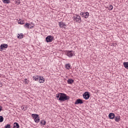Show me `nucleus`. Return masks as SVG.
<instances>
[{"mask_svg": "<svg viewBox=\"0 0 128 128\" xmlns=\"http://www.w3.org/2000/svg\"><path fill=\"white\" fill-rule=\"evenodd\" d=\"M60 98L58 99L60 102H66V100H70V96H67L64 93H61Z\"/></svg>", "mask_w": 128, "mask_h": 128, "instance_id": "nucleus-1", "label": "nucleus"}, {"mask_svg": "<svg viewBox=\"0 0 128 128\" xmlns=\"http://www.w3.org/2000/svg\"><path fill=\"white\" fill-rule=\"evenodd\" d=\"M74 20L76 22H78V24H80V22H82V19L80 18V16L78 15L74 16Z\"/></svg>", "mask_w": 128, "mask_h": 128, "instance_id": "nucleus-2", "label": "nucleus"}, {"mask_svg": "<svg viewBox=\"0 0 128 128\" xmlns=\"http://www.w3.org/2000/svg\"><path fill=\"white\" fill-rule=\"evenodd\" d=\"M54 38L52 36H48L46 38V42H52L54 40Z\"/></svg>", "mask_w": 128, "mask_h": 128, "instance_id": "nucleus-3", "label": "nucleus"}, {"mask_svg": "<svg viewBox=\"0 0 128 128\" xmlns=\"http://www.w3.org/2000/svg\"><path fill=\"white\" fill-rule=\"evenodd\" d=\"M90 92H86L83 94V98H84V100H88L90 98Z\"/></svg>", "mask_w": 128, "mask_h": 128, "instance_id": "nucleus-4", "label": "nucleus"}, {"mask_svg": "<svg viewBox=\"0 0 128 128\" xmlns=\"http://www.w3.org/2000/svg\"><path fill=\"white\" fill-rule=\"evenodd\" d=\"M74 52L72 50H68L66 52V56H68V58H72V56H74Z\"/></svg>", "mask_w": 128, "mask_h": 128, "instance_id": "nucleus-5", "label": "nucleus"}, {"mask_svg": "<svg viewBox=\"0 0 128 128\" xmlns=\"http://www.w3.org/2000/svg\"><path fill=\"white\" fill-rule=\"evenodd\" d=\"M80 16H82L83 18H88V12H81L80 13Z\"/></svg>", "mask_w": 128, "mask_h": 128, "instance_id": "nucleus-6", "label": "nucleus"}, {"mask_svg": "<svg viewBox=\"0 0 128 128\" xmlns=\"http://www.w3.org/2000/svg\"><path fill=\"white\" fill-rule=\"evenodd\" d=\"M84 104V102L81 99H77L74 102V104Z\"/></svg>", "mask_w": 128, "mask_h": 128, "instance_id": "nucleus-7", "label": "nucleus"}, {"mask_svg": "<svg viewBox=\"0 0 128 128\" xmlns=\"http://www.w3.org/2000/svg\"><path fill=\"white\" fill-rule=\"evenodd\" d=\"M8 44H2L0 46V50H4V48H8Z\"/></svg>", "mask_w": 128, "mask_h": 128, "instance_id": "nucleus-8", "label": "nucleus"}, {"mask_svg": "<svg viewBox=\"0 0 128 128\" xmlns=\"http://www.w3.org/2000/svg\"><path fill=\"white\" fill-rule=\"evenodd\" d=\"M38 82H40V84H43V82H45L44 78V77L42 76H40Z\"/></svg>", "mask_w": 128, "mask_h": 128, "instance_id": "nucleus-9", "label": "nucleus"}, {"mask_svg": "<svg viewBox=\"0 0 128 128\" xmlns=\"http://www.w3.org/2000/svg\"><path fill=\"white\" fill-rule=\"evenodd\" d=\"M116 116V115H114V113H110L108 114V118H110V120H114Z\"/></svg>", "mask_w": 128, "mask_h": 128, "instance_id": "nucleus-10", "label": "nucleus"}, {"mask_svg": "<svg viewBox=\"0 0 128 128\" xmlns=\"http://www.w3.org/2000/svg\"><path fill=\"white\" fill-rule=\"evenodd\" d=\"M58 24L61 28H66L64 26H66V25L63 22H59Z\"/></svg>", "mask_w": 128, "mask_h": 128, "instance_id": "nucleus-11", "label": "nucleus"}, {"mask_svg": "<svg viewBox=\"0 0 128 128\" xmlns=\"http://www.w3.org/2000/svg\"><path fill=\"white\" fill-rule=\"evenodd\" d=\"M40 76H33V78L34 80H36L37 82H38L40 80Z\"/></svg>", "mask_w": 128, "mask_h": 128, "instance_id": "nucleus-12", "label": "nucleus"}, {"mask_svg": "<svg viewBox=\"0 0 128 128\" xmlns=\"http://www.w3.org/2000/svg\"><path fill=\"white\" fill-rule=\"evenodd\" d=\"M115 121L117 122H119L120 120V116H115Z\"/></svg>", "mask_w": 128, "mask_h": 128, "instance_id": "nucleus-13", "label": "nucleus"}, {"mask_svg": "<svg viewBox=\"0 0 128 128\" xmlns=\"http://www.w3.org/2000/svg\"><path fill=\"white\" fill-rule=\"evenodd\" d=\"M67 82L68 84H74V80L72 79H68L67 80Z\"/></svg>", "mask_w": 128, "mask_h": 128, "instance_id": "nucleus-14", "label": "nucleus"}, {"mask_svg": "<svg viewBox=\"0 0 128 128\" xmlns=\"http://www.w3.org/2000/svg\"><path fill=\"white\" fill-rule=\"evenodd\" d=\"M30 26H31L30 24L26 22V24H24V28H30Z\"/></svg>", "mask_w": 128, "mask_h": 128, "instance_id": "nucleus-15", "label": "nucleus"}, {"mask_svg": "<svg viewBox=\"0 0 128 128\" xmlns=\"http://www.w3.org/2000/svg\"><path fill=\"white\" fill-rule=\"evenodd\" d=\"M14 128H20V124L18 122H14Z\"/></svg>", "mask_w": 128, "mask_h": 128, "instance_id": "nucleus-16", "label": "nucleus"}, {"mask_svg": "<svg viewBox=\"0 0 128 128\" xmlns=\"http://www.w3.org/2000/svg\"><path fill=\"white\" fill-rule=\"evenodd\" d=\"M123 64L125 68L128 70V62H124Z\"/></svg>", "mask_w": 128, "mask_h": 128, "instance_id": "nucleus-17", "label": "nucleus"}, {"mask_svg": "<svg viewBox=\"0 0 128 128\" xmlns=\"http://www.w3.org/2000/svg\"><path fill=\"white\" fill-rule=\"evenodd\" d=\"M32 116L34 118H39V116L38 114H32Z\"/></svg>", "mask_w": 128, "mask_h": 128, "instance_id": "nucleus-18", "label": "nucleus"}, {"mask_svg": "<svg viewBox=\"0 0 128 128\" xmlns=\"http://www.w3.org/2000/svg\"><path fill=\"white\" fill-rule=\"evenodd\" d=\"M18 24H24V21L20 20H18Z\"/></svg>", "mask_w": 128, "mask_h": 128, "instance_id": "nucleus-19", "label": "nucleus"}, {"mask_svg": "<svg viewBox=\"0 0 128 128\" xmlns=\"http://www.w3.org/2000/svg\"><path fill=\"white\" fill-rule=\"evenodd\" d=\"M46 122L44 120H42L40 122V124H42V126H46Z\"/></svg>", "mask_w": 128, "mask_h": 128, "instance_id": "nucleus-20", "label": "nucleus"}, {"mask_svg": "<svg viewBox=\"0 0 128 128\" xmlns=\"http://www.w3.org/2000/svg\"><path fill=\"white\" fill-rule=\"evenodd\" d=\"M3 2L4 4H10V0H3Z\"/></svg>", "mask_w": 128, "mask_h": 128, "instance_id": "nucleus-21", "label": "nucleus"}, {"mask_svg": "<svg viewBox=\"0 0 128 128\" xmlns=\"http://www.w3.org/2000/svg\"><path fill=\"white\" fill-rule=\"evenodd\" d=\"M65 66L67 70H70V64H66Z\"/></svg>", "mask_w": 128, "mask_h": 128, "instance_id": "nucleus-22", "label": "nucleus"}, {"mask_svg": "<svg viewBox=\"0 0 128 128\" xmlns=\"http://www.w3.org/2000/svg\"><path fill=\"white\" fill-rule=\"evenodd\" d=\"M34 120L35 122H40V117H38L37 118H35L34 119Z\"/></svg>", "mask_w": 128, "mask_h": 128, "instance_id": "nucleus-23", "label": "nucleus"}, {"mask_svg": "<svg viewBox=\"0 0 128 128\" xmlns=\"http://www.w3.org/2000/svg\"><path fill=\"white\" fill-rule=\"evenodd\" d=\"M24 84H28V82H29V81H28V79H24Z\"/></svg>", "mask_w": 128, "mask_h": 128, "instance_id": "nucleus-24", "label": "nucleus"}, {"mask_svg": "<svg viewBox=\"0 0 128 128\" xmlns=\"http://www.w3.org/2000/svg\"><path fill=\"white\" fill-rule=\"evenodd\" d=\"M24 38V34H20L19 36H18V38Z\"/></svg>", "mask_w": 128, "mask_h": 128, "instance_id": "nucleus-25", "label": "nucleus"}, {"mask_svg": "<svg viewBox=\"0 0 128 128\" xmlns=\"http://www.w3.org/2000/svg\"><path fill=\"white\" fill-rule=\"evenodd\" d=\"M109 10H112V8H114V6L112 5H110L108 8Z\"/></svg>", "mask_w": 128, "mask_h": 128, "instance_id": "nucleus-26", "label": "nucleus"}, {"mask_svg": "<svg viewBox=\"0 0 128 128\" xmlns=\"http://www.w3.org/2000/svg\"><path fill=\"white\" fill-rule=\"evenodd\" d=\"M4 122V117L2 116H0V122Z\"/></svg>", "mask_w": 128, "mask_h": 128, "instance_id": "nucleus-27", "label": "nucleus"}, {"mask_svg": "<svg viewBox=\"0 0 128 128\" xmlns=\"http://www.w3.org/2000/svg\"><path fill=\"white\" fill-rule=\"evenodd\" d=\"M60 94H62V93H58V94H56V98H60Z\"/></svg>", "mask_w": 128, "mask_h": 128, "instance_id": "nucleus-28", "label": "nucleus"}, {"mask_svg": "<svg viewBox=\"0 0 128 128\" xmlns=\"http://www.w3.org/2000/svg\"><path fill=\"white\" fill-rule=\"evenodd\" d=\"M4 128H10V124H8L7 125L5 126Z\"/></svg>", "mask_w": 128, "mask_h": 128, "instance_id": "nucleus-29", "label": "nucleus"}, {"mask_svg": "<svg viewBox=\"0 0 128 128\" xmlns=\"http://www.w3.org/2000/svg\"><path fill=\"white\" fill-rule=\"evenodd\" d=\"M20 4V1L18 0L16 2V4Z\"/></svg>", "mask_w": 128, "mask_h": 128, "instance_id": "nucleus-30", "label": "nucleus"}, {"mask_svg": "<svg viewBox=\"0 0 128 128\" xmlns=\"http://www.w3.org/2000/svg\"><path fill=\"white\" fill-rule=\"evenodd\" d=\"M34 25H32V24H30V28H34Z\"/></svg>", "mask_w": 128, "mask_h": 128, "instance_id": "nucleus-31", "label": "nucleus"}, {"mask_svg": "<svg viewBox=\"0 0 128 128\" xmlns=\"http://www.w3.org/2000/svg\"><path fill=\"white\" fill-rule=\"evenodd\" d=\"M2 110V106H0V112Z\"/></svg>", "mask_w": 128, "mask_h": 128, "instance_id": "nucleus-32", "label": "nucleus"}, {"mask_svg": "<svg viewBox=\"0 0 128 128\" xmlns=\"http://www.w3.org/2000/svg\"><path fill=\"white\" fill-rule=\"evenodd\" d=\"M2 84L0 82V88H2Z\"/></svg>", "mask_w": 128, "mask_h": 128, "instance_id": "nucleus-33", "label": "nucleus"}, {"mask_svg": "<svg viewBox=\"0 0 128 128\" xmlns=\"http://www.w3.org/2000/svg\"><path fill=\"white\" fill-rule=\"evenodd\" d=\"M32 26H34V24H32V22L31 23V26H32Z\"/></svg>", "mask_w": 128, "mask_h": 128, "instance_id": "nucleus-34", "label": "nucleus"}, {"mask_svg": "<svg viewBox=\"0 0 128 128\" xmlns=\"http://www.w3.org/2000/svg\"><path fill=\"white\" fill-rule=\"evenodd\" d=\"M24 107H22V110H24Z\"/></svg>", "mask_w": 128, "mask_h": 128, "instance_id": "nucleus-35", "label": "nucleus"}]
</instances>
